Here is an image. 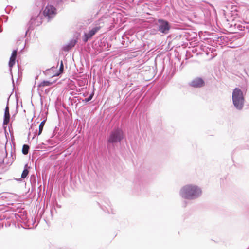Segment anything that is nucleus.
Wrapping results in <instances>:
<instances>
[{
  "label": "nucleus",
  "instance_id": "5",
  "mask_svg": "<svg viewBox=\"0 0 249 249\" xmlns=\"http://www.w3.org/2000/svg\"><path fill=\"white\" fill-rule=\"evenodd\" d=\"M155 25L157 27L158 31L165 35L169 33L171 26L168 21L159 19L156 21Z\"/></svg>",
  "mask_w": 249,
  "mask_h": 249
},
{
  "label": "nucleus",
  "instance_id": "22",
  "mask_svg": "<svg viewBox=\"0 0 249 249\" xmlns=\"http://www.w3.org/2000/svg\"><path fill=\"white\" fill-rule=\"evenodd\" d=\"M30 179L32 184L33 183V181L35 184L36 183V177L35 175L31 176Z\"/></svg>",
  "mask_w": 249,
  "mask_h": 249
},
{
  "label": "nucleus",
  "instance_id": "10",
  "mask_svg": "<svg viewBox=\"0 0 249 249\" xmlns=\"http://www.w3.org/2000/svg\"><path fill=\"white\" fill-rule=\"evenodd\" d=\"M9 98L10 97H9L7 99L6 107L4 110V114L3 122V125L7 124L10 121V115L9 113V108L8 106Z\"/></svg>",
  "mask_w": 249,
  "mask_h": 249
},
{
  "label": "nucleus",
  "instance_id": "21",
  "mask_svg": "<svg viewBox=\"0 0 249 249\" xmlns=\"http://www.w3.org/2000/svg\"><path fill=\"white\" fill-rule=\"evenodd\" d=\"M63 68H64V66H63V62L62 61H61V64H60V68H59V73H61L63 72Z\"/></svg>",
  "mask_w": 249,
  "mask_h": 249
},
{
  "label": "nucleus",
  "instance_id": "7",
  "mask_svg": "<svg viewBox=\"0 0 249 249\" xmlns=\"http://www.w3.org/2000/svg\"><path fill=\"white\" fill-rule=\"evenodd\" d=\"M100 26H95L90 29L88 33H85L83 37V42L84 43L87 42L100 30Z\"/></svg>",
  "mask_w": 249,
  "mask_h": 249
},
{
  "label": "nucleus",
  "instance_id": "6",
  "mask_svg": "<svg viewBox=\"0 0 249 249\" xmlns=\"http://www.w3.org/2000/svg\"><path fill=\"white\" fill-rule=\"evenodd\" d=\"M42 22V16L39 14L32 17L30 21L27 24V30L26 31V35L30 30H32L36 26H39Z\"/></svg>",
  "mask_w": 249,
  "mask_h": 249
},
{
  "label": "nucleus",
  "instance_id": "8",
  "mask_svg": "<svg viewBox=\"0 0 249 249\" xmlns=\"http://www.w3.org/2000/svg\"><path fill=\"white\" fill-rule=\"evenodd\" d=\"M189 84L192 87L198 88L203 87L205 85V82L202 78L196 77Z\"/></svg>",
  "mask_w": 249,
  "mask_h": 249
},
{
  "label": "nucleus",
  "instance_id": "24",
  "mask_svg": "<svg viewBox=\"0 0 249 249\" xmlns=\"http://www.w3.org/2000/svg\"><path fill=\"white\" fill-rule=\"evenodd\" d=\"M13 159H13V157H12V158L9 160V162H7L6 164H9V165H11V164L12 163L13 161Z\"/></svg>",
  "mask_w": 249,
  "mask_h": 249
},
{
  "label": "nucleus",
  "instance_id": "13",
  "mask_svg": "<svg viewBox=\"0 0 249 249\" xmlns=\"http://www.w3.org/2000/svg\"><path fill=\"white\" fill-rule=\"evenodd\" d=\"M206 52V54L207 55H209L210 53H212V54H211V59L213 58L215 56V54L214 53V52L215 51V49L213 48V47H207L206 48V50L204 51Z\"/></svg>",
  "mask_w": 249,
  "mask_h": 249
},
{
  "label": "nucleus",
  "instance_id": "1",
  "mask_svg": "<svg viewBox=\"0 0 249 249\" xmlns=\"http://www.w3.org/2000/svg\"><path fill=\"white\" fill-rule=\"evenodd\" d=\"M63 0H36V5L43 12V15L47 17L48 21L56 14L54 5H58Z\"/></svg>",
  "mask_w": 249,
  "mask_h": 249
},
{
  "label": "nucleus",
  "instance_id": "9",
  "mask_svg": "<svg viewBox=\"0 0 249 249\" xmlns=\"http://www.w3.org/2000/svg\"><path fill=\"white\" fill-rule=\"evenodd\" d=\"M231 9L232 10L230 13L226 12L225 14L227 16H230L231 17L230 19H227L228 21H230V20L233 21L236 18L239 16V12L237 11L236 7H232Z\"/></svg>",
  "mask_w": 249,
  "mask_h": 249
},
{
  "label": "nucleus",
  "instance_id": "11",
  "mask_svg": "<svg viewBox=\"0 0 249 249\" xmlns=\"http://www.w3.org/2000/svg\"><path fill=\"white\" fill-rule=\"evenodd\" d=\"M234 26L240 31H244L245 32H249V22L244 21L241 24L235 23Z\"/></svg>",
  "mask_w": 249,
  "mask_h": 249
},
{
  "label": "nucleus",
  "instance_id": "26",
  "mask_svg": "<svg viewBox=\"0 0 249 249\" xmlns=\"http://www.w3.org/2000/svg\"><path fill=\"white\" fill-rule=\"evenodd\" d=\"M2 29H1V28L0 27V32H2Z\"/></svg>",
  "mask_w": 249,
  "mask_h": 249
},
{
  "label": "nucleus",
  "instance_id": "2",
  "mask_svg": "<svg viewBox=\"0 0 249 249\" xmlns=\"http://www.w3.org/2000/svg\"><path fill=\"white\" fill-rule=\"evenodd\" d=\"M180 197L187 200H195L201 197L202 190L194 184H186L181 188L179 192Z\"/></svg>",
  "mask_w": 249,
  "mask_h": 249
},
{
  "label": "nucleus",
  "instance_id": "27",
  "mask_svg": "<svg viewBox=\"0 0 249 249\" xmlns=\"http://www.w3.org/2000/svg\"><path fill=\"white\" fill-rule=\"evenodd\" d=\"M34 127V126L32 125V127H31V129H32Z\"/></svg>",
  "mask_w": 249,
  "mask_h": 249
},
{
  "label": "nucleus",
  "instance_id": "23",
  "mask_svg": "<svg viewBox=\"0 0 249 249\" xmlns=\"http://www.w3.org/2000/svg\"><path fill=\"white\" fill-rule=\"evenodd\" d=\"M17 55V50H14L12 51V53L11 55H12V56H15V57H16Z\"/></svg>",
  "mask_w": 249,
  "mask_h": 249
},
{
  "label": "nucleus",
  "instance_id": "25",
  "mask_svg": "<svg viewBox=\"0 0 249 249\" xmlns=\"http://www.w3.org/2000/svg\"><path fill=\"white\" fill-rule=\"evenodd\" d=\"M186 205H187V202L186 201H185L183 203V206L184 207H186Z\"/></svg>",
  "mask_w": 249,
  "mask_h": 249
},
{
  "label": "nucleus",
  "instance_id": "4",
  "mask_svg": "<svg viewBox=\"0 0 249 249\" xmlns=\"http://www.w3.org/2000/svg\"><path fill=\"white\" fill-rule=\"evenodd\" d=\"M232 100L235 107L239 110L242 109L245 102L242 91L239 88H236L233 90Z\"/></svg>",
  "mask_w": 249,
  "mask_h": 249
},
{
  "label": "nucleus",
  "instance_id": "18",
  "mask_svg": "<svg viewBox=\"0 0 249 249\" xmlns=\"http://www.w3.org/2000/svg\"><path fill=\"white\" fill-rule=\"evenodd\" d=\"M52 83L49 81H43L41 82L39 85L38 87H45V86H50L52 85Z\"/></svg>",
  "mask_w": 249,
  "mask_h": 249
},
{
  "label": "nucleus",
  "instance_id": "17",
  "mask_svg": "<svg viewBox=\"0 0 249 249\" xmlns=\"http://www.w3.org/2000/svg\"><path fill=\"white\" fill-rule=\"evenodd\" d=\"M16 58L15 56L11 55L8 64L10 68H11L15 65Z\"/></svg>",
  "mask_w": 249,
  "mask_h": 249
},
{
  "label": "nucleus",
  "instance_id": "3",
  "mask_svg": "<svg viewBox=\"0 0 249 249\" xmlns=\"http://www.w3.org/2000/svg\"><path fill=\"white\" fill-rule=\"evenodd\" d=\"M124 134L122 129L115 128L110 133L107 140V147L109 150L110 144L120 142L124 138Z\"/></svg>",
  "mask_w": 249,
  "mask_h": 249
},
{
  "label": "nucleus",
  "instance_id": "15",
  "mask_svg": "<svg viewBox=\"0 0 249 249\" xmlns=\"http://www.w3.org/2000/svg\"><path fill=\"white\" fill-rule=\"evenodd\" d=\"M45 123V120H43V121H42L41 122V123L39 125L38 131L37 132V130H36V132H35V134L34 135V136H36V135L38 136L41 134Z\"/></svg>",
  "mask_w": 249,
  "mask_h": 249
},
{
  "label": "nucleus",
  "instance_id": "12",
  "mask_svg": "<svg viewBox=\"0 0 249 249\" xmlns=\"http://www.w3.org/2000/svg\"><path fill=\"white\" fill-rule=\"evenodd\" d=\"M77 42L75 39H72L67 44L63 47V50L65 51H68L75 46Z\"/></svg>",
  "mask_w": 249,
  "mask_h": 249
},
{
  "label": "nucleus",
  "instance_id": "14",
  "mask_svg": "<svg viewBox=\"0 0 249 249\" xmlns=\"http://www.w3.org/2000/svg\"><path fill=\"white\" fill-rule=\"evenodd\" d=\"M4 160V159L0 160V174L5 172L7 169Z\"/></svg>",
  "mask_w": 249,
  "mask_h": 249
},
{
  "label": "nucleus",
  "instance_id": "19",
  "mask_svg": "<svg viewBox=\"0 0 249 249\" xmlns=\"http://www.w3.org/2000/svg\"><path fill=\"white\" fill-rule=\"evenodd\" d=\"M29 150V146L27 144H24L22 147V152L24 155L28 154Z\"/></svg>",
  "mask_w": 249,
  "mask_h": 249
},
{
  "label": "nucleus",
  "instance_id": "16",
  "mask_svg": "<svg viewBox=\"0 0 249 249\" xmlns=\"http://www.w3.org/2000/svg\"><path fill=\"white\" fill-rule=\"evenodd\" d=\"M29 171L27 169V164H26L24 167V169L23 170L22 174H21V178H26L27 175H28Z\"/></svg>",
  "mask_w": 249,
  "mask_h": 249
},
{
  "label": "nucleus",
  "instance_id": "20",
  "mask_svg": "<svg viewBox=\"0 0 249 249\" xmlns=\"http://www.w3.org/2000/svg\"><path fill=\"white\" fill-rule=\"evenodd\" d=\"M94 92L93 91L90 95L88 97V98H86L83 100H82V102H85V103H87L89 101H90V100H91V99H92L93 96H94Z\"/></svg>",
  "mask_w": 249,
  "mask_h": 249
}]
</instances>
